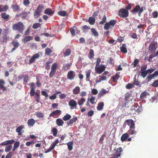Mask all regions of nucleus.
I'll list each match as a JSON object with an SVG mask.
<instances>
[{"label": "nucleus", "instance_id": "nucleus-58", "mask_svg": "<svg viewBox=\"0 0 158 158\" xmlns=\"http://www.w3.org/2000/svg\"><path fill=\"white\" fill-rule=\"evenodd\" d=\"M153 87H156L158 86V80L155 81L152 84Z\"/></svg>", "mask_w": 158, "mask_h": 158}, {"label": "nucleus", "instance_id": "nucleus-33", "mask_svg": "<svg viewBox=\"0 0 158 158\" xmlns=\"http://www.w3.org/2000/svg\"><path fill=\"white\" fill-rule=\"evenodd\" d=\"M112 28V27L111 26H110L109 22L106 23L104 26V28L106 30H107L111 28Z\"/></svg>", "mask_w": 158, "mask_h": 158}, {"label": "nucleus", "instance_id": "nucleus-34", "mask_svg": "<svg viewBox=\"0 0 158 158\" xmlns=\"http://www.w3.org/2000/svg\"><path fill=\"white\" fill-rule=\"evenodd\" d=\"M71 63H68L64 64L63 66V69L64 70H66L69 69L71 66Z\"/></svg>", "mask_w": 158, "mask_h": 158}, {"label": "nucleus", "instance_id": "nucleus-48", "mask_svg": "<svg viewBox=\"0 0 158 158\" xmlns=\"http://www.w3.org/2000/svg\"><path fill=\"white\" fill-rule=\"evenodd\" d=\"M89 58L90 59L92 58L94 55V51L93 49L90 50L89 53Z\"/></svg>", "mask_w": 158, "mask_h": 158}, {"label": "nucleus", "instance_id": "nucleus-59", "mask_svg": "<svg viewBox=\"0 0 158 158\" xmlns=\"http://www.w3.org/2000/svg\"><path fill=\"white\" fill-rule=\"evenodd\" d=\"M95 98L94 97H92L90 99V103L92 104H94L95 103V102H94V101L95 100Z\"/></svg>", "mask_w": 158, "mask_h": 158}, {"label": "nucleus", "instance_id": "nucleus-44", "mask_svg": "<svg viewBox=\"0 0 158 158\" xmlns=\"http://www.w3.org/2000/svg\"><path fill=\"white\" fill-rule=\"evenodd\" d=\"M40 25L41 24L40 23H35L33 25L32 27L34 29H36L40 27Z\"/></svg>", "mask_w": 158, "mask_h": 158}, {"label": "nucleus", "instance_id": "nucleus-15", "mask_svg": "<svg viewBox=\"0 0 158 158\" xmlns=\"http://www.w3.org/2000/svg\"><path fill=\"white\" fill-rule=\"evenodd\" d=\"M106 91L105 89H101L98 95V98H100L106 93Z\"/></svg>", "mask_w": 158, "mask_h": 158}, {"label": "nucleus", "instance_id": "nucleus-26", "mask_svg": "<svg viewBox=\"0 0 158 158\" xmlns=\"http://www.w3.org/2000/svg\"><path fill=\"white\" fill-rule=\"evenodd\" d=\"M77 120V117L71 119L67 122V124L68 125L72 124L73 123L76 122Z\"/></svg>", "mask_w": 158, "mask_h": 158}, {"label": "nucleus", "instance_id": "nucleus-6", "mask_svg": "<svg viewBox=\"0 0 158 158\" xmlns=\"http://www.w3.org/2000/svg\"><path fill=\"white\" fill-rule=\"evenodd\" d=\"M39 56L40 55L39 53H36L29 60V64H31L35 61L36 59L38 58Z\"/></svg>", "mask_w": 158, "mask_h": 158}, {"label": "nucleus", "instance_id": "nucleus-4", "mask_svg": "<svg viewBox=\"0 0 158 158\" xmlns=\"http://www.w3.org/2000/svg\"><path fill=\"white\" fill-rule=\"evenodd\" d=\"M106 67L103 65H101L100 66H95V70L96 73L98 74L101 73L105 70Z\"/></svg>", "mask_w": 158, "mask_h": 158}, {"label": "nucleus", "instance_id": "nucleus-60", "mask_svg": "<svg viewBox=\"0 0 158 158\" xmlns=\"http://www.w3.org/2000/svg\"><path fill=\"white\" fill-rule=\"evenodd\" d=\"M139 60L137 59H135L134 60L133 63L134 64V67H135L137 64L138 63Z\"/></svg>", "mask_w": 158, "mask_h": 158}, {"label": "nucleus", "instance_id": "nucleus-57", "mask_svg": "<svg viewBox=\"0 0 158 158\" xmlns=\"http://www.w3.org/2000/svg\"><path fill=\"white\" fill-rule=\"evenodd\" d=\"M134 86L133 85L131 84H129L126 85V88L127 89H130Z\"/></svg>", "mask_w": 158, "mask_h": 158}, {"label": "nucleus", "instance_id": "nucleus-29", "mask_svg": "<svg viewBox=\"0 0 158 158\" xmlns=\"http://www.w3.org/2000/svg\"><path fill=\"white\" fill-rule=\"evenodd\" d=\"M23 126H20L17 127L16 129V131L18 133V135H21L22 133L21 131L23 129Z\"/></svg>", "mask_w": 158, "mask_h": 158}, {"label": "nucleus", "instance_id": "nucleus-11", "mask_svg": "<svg viewBox=\"0 0 158 158\" xmlns=\"http://www.w3.org/2000/svg\"><path fill=\"white\" fill-rule=\"evenodd\" d=\"M149 50L151 52H154L156 50V44L155 43L150 44L149 46Z\"/></svg>", "mask_w": 158, "mask_h": 158}, {"label": "nucleus", "instance_id": "nucleus-28", "mask_svg": "<svg viewBox=\"0 0 158 158\" xmlns=\"http://www.w3.org/2000/svg\"><path fill=\"white\" fill-rule=\"evenodd\" d=\"M95 19L92 17H90L88 19V22L91 25H93L95 22Z\"/></svg>", "mask_w": 158, "mask_h": 158}, {"label": "nucleus", "instance_id": "nucleus-25", "mask_svg": "<svg viewBox=\"0 0 158 158\" xmlns=\"http://www.w3.org/2000/svg\"><path fill=\"white\" fill-rule=\"evenodd\" d=\"M1 17L3 19L7 20L9 19L10 16L9 15H7L5 13L1 14Z\"/></svg>", "mask_w": 158, "mask_h": 158}, {"label": "nucleus", "instance_id": "nucleus-39", "mask_svg": "<svg viewBox=\"0 0 158 158\" xmlns=\"http://www.w3.org/2000/svg\"><path fill=\"white\" fill-rule=\"evenodd\" d=\"M89 29V28L86 25H84L82 27V30L83 32L85 33L88 32Z\"/></svg>", "mask_w": 158, "mask_h": 158}, {"label": "nucleus", "instance_id": "nucleus-18", "mask_svg": "<svg viewBox=\"0 0 158 158\" xmlns=\"http://www.w3.org/2000/svg\"><path fill=\"white\" fill-rule=\"evenodd\" d=\"M33 37L32 36H28L24 37L22 40V41L23 42L26 43L32 40Z\"/></svg>", "mask_w": 158, "mask_h": 158}, {"label": "nucleus", "instance_id": "nucleus-38", "mask_svg": "<svg viewBox=\"0 0 158 158\" xmlns=\"http://www.w3.org/2000/svg\"><path fill=\"white\" fill-rule=\"evenodd\" d=\"M52 133L53 135L54 136H56L57 135V129L55 127H53L52 130Z\"/></svg>", "mask_w": 158, "mask_h": 158}, {"label": "nucleus", "instance_id": "nucleus-40", "mask_svg": "<svg viewBox=\"0 0 158 158\" xmlns=\"http://www.w3.org/2000/svg\"><path fill=\"white\" fill-rule=\"evenodd\" d=\"M128 133L130 135H132L136 133L134 129L133 128H130L128 131Z\"/></svg>", "mask_w": 158, "mask_h": 158}, {"label": "nucleus", "instance_id": "nucleus-45", "mask_svg": "<svg viewBox=\"0 0 158 158\" xmlns=\"http://www.w3.org/2000/svg\"><path fill=\"white\" fill-rule=\"evenodd\" d=\"M12 9L15 10H17L19 9V7L17 5H13L12 6Z\"/></svg>", "mask_w": 158, "mask_h": 158}, {"label": "nucleus", "instance_id": "nucleus-46", "mask_svg": "<svg viewBox=\"0 0 158 158\" xmlns=\"http://www.w3.org/2000/svg\"><path fill=\"white\" fill-rule=\"evenodd\" d=\"M91 31L94 34V35L95 36H97L98 35V34L94 28H91Z\"/></svg>", "mask_w": 158, "mask_h": 158}, {"label": "nucleus", "instance_id": "nucleus-19", "mask_svg": "<svg viewBox=\"0 0 158 158\" xmlns=\"http://www.w3.org/2000/svg\"><path fill=\"white\" fill-rule=\"evenodd\" d=\"M56 123L58 126H62L64 122L60 118H58L56 120Z\"/></svg>", "mask_w": 158, "mask_h": 158}, {"label": "nucleus", "instance_id": "nucleus-55", "mask_svg": "<svg viewBox=\"0 0 158 158\" xmlns=\"http://www.w3.org/2000/svg\"><path fill=\"white\" fill-rule=\"evenodd\" d=\"M91 71L89 70L85 72L86 76L87 78H89L90 76Z\"/></svg>", "mask_w": 158, "mask_h": 158}, {"label": "nucleus", "instance_id": "nucleus-47", "mask_svg": "<svg viewBox=\"0 0 158 158\" xmlns=\"http://www.w3.org/2000/svg\"><path fill=\"white\" fill-rule=\"evenodd\" d=\"M57 64L56 63H54L52 64L51 67V70L56 71V69Z\"/></svg>", "mask_w": 158, "mask_h": 158}, {"label": "nucleus", "instance_id": "nucleus-49", "mask_svg": "<svg viewBox=\"0 0 158 158\" xmlns=\"http://www.w3.org/2000/svg\"><path fill=\"white\" fill-rule=\"evenodd\" d=\"M51 61L47 62L45 64V68L47 69H50V65L49 64L51 63Z\"/></svg>", "mask_w": 158, "mask_h": 158}, {"label": "nucleus", "instance_id": "nucleus-53", "mask_svg": "<svg viewBox=\"0 0 158 158\" xmlns=\"http://www.w3.org/2000/svg\"><path fill=\"white\" fill-rule=\"evenodd\" d=\"M35 95H36V96L35 97V100L37 102H39L40 98V95L36 93H35Z\"/></svg>", "mask_w": 158, "mask_h": 158}, {"label": "nucleus", "instance_id": "nucleus-32", "mask_svg": "<svg viewBox=\"0 0 158 158\" xmlns=\"http://www.w3.org/2000/svg\"><path fill=\"white\" fill-rule=\"evenodd\" d=\"M119 77L120 76L118 74H116L112 77L111 79L113 80L114 82H115L118 79Z\"/></svg>", "mask_w": 158, "mask_h": 158}, {"label": "nucleus", "instance_id": "nucleus-27", "mask_svg": "<svg viewBox=\"0 0 158 158\" xmlns=\"http://www.w3.org/2000/svg\"><path fill=\"white\" fill-rule=\"evenodd\" d=\"M128 134L126 133L123 134L121 137V140L123 142L125 141L128 137Z\"/></svg>", "mask_w": 158, "mask_h": 158}, {"label": "nucleus", "instance_id": "nucleus-52", "mask_svg": "<svg viewBox=\"0 0 158 158\" xmlns=\"http://www.w3.org/2000/svg\"><path fill=\"white\" fill-rule=\"evenodd\" d=\"M140 9V6L139 5L136 6L133 10L132 12H137Z\"/></svg>", "mask_w": 158, "mask_h": 158}, {"label": "nucleus", "instance_id": "nucleus-56", "mask_svg": "<svg viewBox=\"0 0 158 158\" xmlns=\"http://www.w3.org/2000/svg\"><path fill=\"white\" fill-rule=\"evenodd\" d=\"M87 95L86 92L85 91H81L80 94V95L81 97L85 96Z\"/></svg>", "mask_w": 158, "mask_h": 158}, {"label": "nucleus", "instance_id": "nucleus-31", "mask_svg": "<svg viewBox=\"0 0 158 158\" xmlns=\"http://www.w3.org/2000/svg\"><path fill=\"white\" fill-rule=\"evenodd\" d=\"M77 30V27L76 26L73 27V28L71 29L70 32L71 34L73 35H75V31Z\"/></svg>", "mask_w": 158, "mask_h": 158}, {"label": "nucleus", "instance_id": "nucleus-12", "mask_svg": "<svg viewBox=\"0 0 158 158\" xmlns=\"http://www.w3.org/2000/svg\"><path fill=\"white\" fill-rule=\"evenodd\" d=\"M80 92V88L79 86H76L73 90V93L75 95L79 94Z\"/></svg>", "mask_w": 158, "mask_h": 158}, {"label": "nucleus", "instance_id": "nucleus-10", "mask_svg": "<svg viewBox=\"0 0 158 158\" xmlns=\"http://www.w3.org/2000/svg\"><path fill=\"white\" fill-rule=\"evenodd\" d=\"M15 140L14 139H11L10 140H6L0 144V145H6L8 144H12L15 142Z\"/></svg>", "mask_w": 158, "mask_h": 158}, {"label": "nucleus", "instance_id": "nucleus-16", "mask_svg": "<svg viewBox=\"0 0 158 158\" xmlns=\"http://www.w3.org/2000/svg\"><path fill=\"white\" fill-rule=\"evenodd\" d=\"M5 83V82L4 80H0V89H2L3 91L6 90V88L4 86Z\"/></svg>", "mask_w": 158, "mask_h": 158}, {"label": "nucleus", "instance_id": "nucleus-43", "mask_svg": "<svg viewBox=\"0 0 158 158\" xmlns=\"http://www.w3.org/2000/svg\"><path fill=\"white\" fill-rule=\"evenodd\" d=\"M12 146L11 145H9L6 147L5 151L6 152H9L12 148Z\"/></svg>", "mask_w": 158, "mask_h": 158}, {"label": "nucleus", "instance_id": "nucleus-64", "mask_svg": "<svg viewBox=\"0 0 158 158\" xmlns=\"http://www.w3.org/2000/svg\"><path fill=\"white\" fill-rule=\"evenodd\" d=\"M12 156V153L11 152H9L7 154L5 158H11Z\"/></svg>", "mask_w": 158, "mask_h": 158}, {"label": "nucleus", "instance_id": "nucleus-8", "mask_svg": "<svg viewBox=\"0 0 158 158\" xmlns=\"http://www.w3.org/2000/svg\"><path fill=\"white\" fill-rule=\"evenodd\" d=\"M126 122L127 124L129 126L130 128L135 129V124L133 120L131 119H128L127 120Z\"/></svg>", "mask_w": 158, "mask_h": 158}, {"label": "nucleus", "instance_id": "nucleus-23", "mask_svg": "<svg viewBox=\"0 0 158 158\" xmlns=\"http://www.w3.org/2000/svg\"><path fill=\"white\" fill-rule=\"evenodd\" d=\"M58 14L60 16H68V15L67 14L66 11H60L58 12Z\"/></svg>", "mask_w": 158, "mask_h": 158}, {"label": "nucleus", "instance_id": "nucleus-35", "mask_svg": "<svg viewBox=\"0 0 158 158\" xmlns=\"http://www.w3.org/2000/svg\"><path fill=\"white\" fill-rule=\"evenodd\" d=\"M35 114H36V117L38 118H42L44 116V115L43 113H41L40 112H39V111L37 112Z\"/></svg>", "mask_w": 158, "mask_h": 158}, {"label": "nucleus", "instance_id": "nucleus-51", "mask_svg": "<svg viewBox=\"0 0 158 158\" xmlns=\"http://www.w3.org/2000/svg\"><path fill=\"white\" fill-rule=\"evenodd\" d=\"M109 24H110V26L113 27L114 25L116 23V21L115 20H111L109 22Z\"/></svg>", "mask_w": 158, "mask_h": 158}, {"label": "nucleus", "instance_id": "nucleus-24", "mask_svg": "<svg viewBox=\"0 0 158 158\" xmlns=\"http://www.w3.org/2000/svg\"><path fill=\"white\" fill-rule=\"evenodd\" d=\"M20 142L19 141H16L14 144L13 148L12 150L13 151H15L16 149L19 146Z\"/></svg>", "mask_w": 158, "mask_h": 158}, {"label": "nucleus", "instance_id": "nucleus-41", "mask_svg": "<svg viewBox=\"0 0 158 158\" xmlns=\"http://www.w3.org/2000/svg\"><path fill=\"white\" fill-rule=\"evenodd\" d=\"M71 117V116L70 115L67 114L64 117L63 119L64 121H67L70 119Z\"/></svg>", "mask_w": 158, "mask_h": 158}, {"label": "nucleus", "instance_id": "nucleus-63", "mask_svg": "<svg viewBox=\"0 0 158 158\" xmlns=\"http://www.w3.org/2000/svg\"><path fill=\"white\" fill-rule=\"evenodd\" d=\"M29 0H24L23 1V4L25 6H27L29 4Z\"/></svg>", "mask_w": 158, "mask_h": 158}, {"label": "nucleus", "instance_id": "nucleus-61", "mask_svg": "<svg viewBox=\"0 0 158 158\" xmlns=\"http://www.w3.org/2000/svg\"><path fill=\"white\" fill-rule=\"evenodd\" d=\"M152 15L153 18H156L158 17V13L157 11H154L152 13Z\"/></svg>", "mask_w": 158, "mask_h": 158}, {"label": "nucleus", "instance_id": "nucleus-22", "mask_svg": "<svg viewBox=\"0 0 158 158\" xmlns=\"http://www.w3.org/2000/svg\"><path fill=\"white\" fill-rule=\"evenodd\" d=\"M149 93L148 92L145 91L141 94L140 97L141 99H144L146 98V96Z\"/></svg>", "mask_w": 158, "mask_h": 158}, {"label": "nucleus", "instance_id": "nucleus-2", "mask_svg": "<svg viewBox=\"0 0 158 158\" xmlns=\"http://www.w3.org/2000/svg\"><path fill=\"white\" fill-rule=\"evenodd\" d=\"M44 7L43 6L40 5L37 7V9L34 13V16L35 18H37L40 15V13Z\"/></svg>", "mask_w": 158, "mask_h": 158}, {"label": "nucleus", "instance_id": "nucleus-5", "mask_svg": "<svg viewBox=\"0 0 158 158\" xmlns=\"http://www.w3.org/2000/svg\"><path fill=\"white\" fill-rule=\"evenodd\" d=\"M75 75L76 74L75 72L73 71H70L68 72L67 76L68 79L71 80L74 79Z\"/></svg>", "mask_w": 158, "mask_h": 158}, {"label": "nucleus", "instance_id": "nucleus-20", "mask_svg": "<svg viewBox=\"0 0 158 158\" xmlns=\"http://www.w3.org/2000/svg\"><path fill=\"white\" fill-rule=\"evenodd\" d=\"M68 149L69 151H71L73 149V142L72 141H70L67 143Z\"/></svg>", "mask_w": 158, "mask_h": 158}, {"label": "nucleus", "instance_id": "nucleus-62", "mask_svg": "<svg viewBox=\"0 0 158 158\" xmlns=\"http://www.w3.org/2000/svg\"><path fill=\"white\" fill-rule=\"evenodd\" d=\"M59 96V98L60 99H63L66 97V95L65 94H61Z\"/></svg>", "mask_w": 158, "mask_h": 158}, {"label": "nucleus", "instance_id": "nucleus-37", "mask_svg": "<svg viewBox=\"0 0 158 158\" xmlns=\"http://www.w3.org/2000/svg\"><path fill=\"white\" fill-rule=\"evenodd\" d=\"M45 54L49 55L50 53L52 52V50L48 48H46L45 49Z\"/></svg>", "mask_w": 158, "mask_h": 158}, {"label": "nucleus", "instance_id": "nucleus-30", "mask_svg": "<svg viewBox=\"0 0 158 158\" xmlns=\"http://www.w3.org/2000/svg\"><path fill=\"white\" fill-rule=\"evenodd\" d=\"M85 101V98H81L80 100L78 101V103L79 106H81L83 104Z\"/></svg>", "mask_w": 158, "mask_h": 158}, {"label": "nucleus", "instance_id": "nucleus-54", "mask_svg": "<svg viewBox=\"0 0 158 158\" xmlns=\"http://www.w3.org/2000/svg\"><path fill=\"white\" fill-rule=\"evenodd\" d=\"M56 71L51 70V72L50 73L49 76L50 77H53V75L55 74Z\"/></svg>", "mask_w": 158, "mask_h": 158}, {"label": "nucleus", "instance_id": "nucleus-9", "mask_svg": "<svg viewBox=\"0 0 158 158\" xmlns=\"http://www.w3.org/2000/svg\"><path fill=\"white\" fill-rule=\"evenodd\" d=\"M158 75V72L156 71L152 74L149 75L147 78L148 80V81L149 82L151 81L152 79L153 78L155 77H156Z\"/></svg>", "mask_w": 158, "mask_h": 158}, {"label": "nucleus", "instance_id": "nucleus-13", "mask_svg": "<svg viewBox=\"0 0 158 158\" xmlns=\"http://www.w3.org/2000/svg\"><path fill=\"white\" fill-rule=\"evenodd\" d=\"M44 13L49 15H51L53 14L54 13V11L50 9L47 8L45 10Z\"/></svg>", "mask_w": 158, "mask_h": 158}, {"label": "nucleus", "instance_id": "nucleus-42", "mask_svg": "<svg viewBox=\"0 0 158 158\" xmlns=\"http://www.w3.org/2000/svg\"><path fill=\"white\" fill-rule=\"evenodd\" d=\"M35 88L33 87H31V91L30 92V94L31 96H33L35 94Z\"/></svg>", "mask_w": 158, "mask_h": 158}, {"label": "nucleus", "instance_id": "nucleus-3", "mask_svg": "<svg viewBox=\"0 0 158 158\" xmlns=\"http://www.w3.org/2000/svg\"><path fill=\"white\" fill-rule=\"evenodd\" d=\"M118 15L121 17H126L128 15V11L126 9H122L119 10Z\"/></svg>", "mask_w": 158, "mask_h": 158}, {"label": "nucleus", "instance_id": "nucleus-17", "mask_svg": "<svg viewBox=\"0 0 158 158\" xmlns=\"http://www.w3.org/2000/svg\"><path fill=\"white\" fill-rule=\"evenodd\" d=\"M104 103L103 102H101L98 103L97 107V109L98 110H101L103 109Z\"/></svg>", "mask_w": 158, "mask_h": 158}, {"label": "nucleus", "instance_id": "nucleus-21", "mask_svg": "<svg viewBox=\"0 0 158 158\" xmlns=\"http://www.w3.org/2000/svg\"><path fill=\"white\" fill-rule=\"evenodd\" d=\"M120 48L121 52H124V53L127 52V50L126 48V45L125 44H123Z\"/></svg>", "mask_w": 158, "mask_h": 158}, {"label": "nucleus", "instance_id": "nucleus-1", "mask_svg": "<svg viewBox=\"0 0 158 158\" xmlns=\"http://www.w3.org/2000/svg\"><path fill=\"white\" fill-rule=\"evenodd\" d=\"M12 28L15 31H18L19 32L22 33L24 29V25L21 22H19L17 24L13 25Z\"/></svg>", "mask_w": 158, "mask_h": 158}, {"label": "nucleus", "instance_id": "nucleus-14", "mask_svg": "<svg viewBox=\"0 0 158 158\" xmlns=\"http://www.w3.org/2000/svg\"><path fill=\"white\" fill-rule=\"evenodd\" d=\"M27 123L29 126L32 127L35 123V121L33 118H30L28 120Z\"/></svg>", "mask_w": 158, "mask_h": 158}, {"label": "nucleus", "instance_id": "nucleus-7", "mask_svg": "<svg viewBox=\"0 0 158 158\" xmlns=\"http://www.w3.org/2000/svg\"><path fill=\"white\" fill-rule=\"evenodd\" d=\"M69 105L71 107V109H73L74 108H76L77 103L75 101L73 100H71L69 102Z\"/></svg>", "mask_w": 158, "mask_h": 158}, {"label": "nucleus", "instance_id": "nucleus-50", "mask_svg": "<svg viewBox=\"0 0 158 158\" xmlns=\"http://www.w3.org/2000/svg\"><path fill=\"white\" fill-rule=\"evenodd\" d=\"M71 52L70 50L69 49H67L65 52L64 53V56H68L70 54Z\"/></svg>", "mask_w": 158, "mask_h": 158}, {"label": "nucleus", "instance_id": "nucleus-36", "mask_svg": "<svg viewBox=\"0 0 158 158\" xmlns=\"http://www.w3.org/2000/svg\"><path fill=\"white\" fill-rule=\"evenodd\" d=\"M141 74V76L143 78H144L148 74L147 70L146 71H140Z\"/></svg>", "mask_w": 158, "mask_h": 158}]
</instances>
